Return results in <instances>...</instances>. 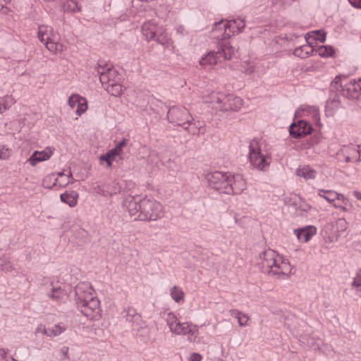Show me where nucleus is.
I'll return each instance as SVG.
<instances>
[{"instance_id":"nucleus-1","label":"nucleus","mask_w":361,"mask_h":361,"mask_svg":"<svg viewBox=\"0 0 361 361\" xmlns=\"http://www.w3.org/2000/svg\"><path fill=\"white\" fill-rule=\"evenodd\" d=\"M210 185L221 193H238L245 188V182L240 175L228 176L219 171L214 172L209 178Z\"/></svg>"},{"instance_id":"nucleus-2","label":"nucleus","mask_w":361,"mask_h":361,"mask_svg":"<svg viewBox=\"0 0 361 361\" xmlns=\"http://www.w3.org/2000/svg\"><path fill=\"white\" fill-rule=\"evenodd\" d=\"M262 267L264 272L274 275L288 274L291 270L289 262L273 250L264 252Z\"/></svg>"},{"instance_id":"nucleus-3","label":"nucleus","mask_w":361,"mask_h":361,"mask_svg":"<svg viewBox=\"0 0 361 361\" xmlns=\"http://www.w3.org/2000/svg\"><path fill=\"white\" fill-rule=\"evenodd\" d=\"M38 37L51 52L59 54L63 51V45L59 42V35L53 28L47 25L39 26Z\"/></svg>"},{"instance_id":"nucleus-4","label":"nucleus","mask_w":361,"mask_h":361,"mask_svg":"<svg viewBox=\"0 0 361 361\" xmlns=\"http://www.w3.org/2000/svg\"><path fill=\"white\" fill-rule=\"evenodd\" d=\"M211 103L214 109L222 111H236L243 106L241 98L223 93L212 94Z\"/></svg>"},{"instance_id":"nucleus-5","label":"nucleus","mask_w":361,"mask_h":361,"mask_svg":"<svg viewBox=\"0 0 361 361\" xmlns=\"http://www.w3.org/2000/svg\"><path fill=\"white\" fill-rule=\"evenodd\" d=\"M142 32L147 40H154L163 45L169 42V37L166 30L154 23L147 22L144 23Z\"/></svg>"},{"instance_id":"nucleus-6","label":"nucleus","mask_w":361,"mask_h":361,"mask_svg":"<svg viewBox=\"0 0 361 361\" xmlns=\"http://www.w3.org/2000/svg\"><path fill=\"white\" fill-rule=\"evenodd\" d=\"M142 210L138 219L142 221L156 220L161 212V204L155 200L143 199L141 200Z\"/></svg>"},{"instance_id":"nucleus-7","label":"nucleus","mask_w":361,"mask_h":361,"mask_svg":"<svg viewBox=\"0 0 361 361\" xmlns=\"http://www.w3.org/2000/svg\"><path fill=\"white\" fill-rule=\"evenodd\" d=\"M269 156L261 153L257 142L252 141L250 145V161L254 167L259 170H265L270 164Z\"/></svg>"},{"instance_id":"nucleus-8","label":"nucleus","mask_w":361,"mask_h":361,"mask_svg":"<svg viewBox=\"0 0 361 361\" xmlns=\"http://www.w3.org/2000/svg\"><path fill=\"white\" fill-rule=\"evenodd\" d=\"M167 323L171 331L178 335H189L188 339L192 341L196 338L194 331L190 328L188 322H180L173 313H169Z\"/></svg>"},{"instance_id":"nucleus-9","label":"nucleus","mask_w":361,"mask_h":361,"mask_svg":"<svg viewBox=\"0 0 361 361\" xmlns=\"http://www.w3.org/2000/svg\"><path fill=\"white\" fill-rule=\"evenodd\" d=\"M115 76L116 71L109 70L106 73H102L100 81L109 94L118 97L123 93V89L120 83L111 78Z\"/></svg>"},{"instance_id":"nucleus-10","label":"nucleus","mask_w":361,"mask_h":361,"mask_svg":"<svg viewBox=\"0 0 361 361\" xmlns=\"http://www.w3.org/2000/svg\"><path fill=\"white\" fill-rule=\"evenodd\" d=\"M78 305L87 318L97 319L100 317L99 301L96 297Z\"/></svg>"},{"instance_id":"nucleus-11","label":"nucleus","mask_w":361,"mask_h":361,"mask_svg":"<svg viewBox=\"0 0 361 361\" xmlns=\"http://www.w3.org/2000/svg\"><path fill=\"white\" fill-rule=\"evenodd\" d=\"M77 303L80 305L95 298L94 291L91 285L86 282L78 283L75 287Z\"/></svg>"},{"instance_id":"nucleus-12","label":"nucleus","mask_w":361,"mask_h":361,"mask_svg":"<svg viewBox=\"0 0 361 361\" xmlns=\"http://www.w3.org/2000/svg\"><path fill=\"white\" fill-rule=\"evenodd\" d=\"M128 140L123 139L114 148L110 149L106 154L100 156L101 161H106L107 167L110 168L118 156H121L123 153V148L127 145Z\"/></svg>"},{"instance_id":"nucleus-13","label":"nucleus","mask_w":361,"mask_h":361,"mask_svg":"<svg viewBox=\"0 0 361 361\" xmlns=\"http://www.w3.org/2000/svg\"><path fill=\"white\" fill-rule=\"evenodd\" d=\"M168 117L172 122L184 127L191 116L186 109L173 108L169 111Z\"/></svg>"},{"instance_id":"nucleus-14","label":"nucleus","mask_w":361,"mask_h":361,"mask_svg":"<svg viewBox=\"0 0 361 361\" xmlns=\"http://www.w3.org/2000/svg\"><path fill=\"white\" fill-rule=\"evenodd\" d=\"M312 126L305 121H300L297 124L290 126V134L294 137H302L312 133Z\"/></svg>"},{"instance_id":"nucleus-15","label":"nucleus","mask_w":361,"mask_h":361,"mask_svg":"<svg viewBox=\"0 0 361 361\" xmlns=\"http://www.w3.org/2000/svg\"><path fill=\"white\" fill-rule=\"evenodd\" d=\"M245 27V20L240 18L236 20H229L224 25L225 32L224 37H230L235 33H238L243 31Z\"/></svg>"},{"instance_id":"nucleus-16","label":"nucleus","mask_w":361,"mask_h":361,"mask_svg":"<svg viewBox=\"0 0 361 361\" xmlns=\"http://www.w3.org/2000/svg\"><path fill=\"white\" fill-rule=\"evenodd\" d=\"M68 104L71 109H75V112L80 116L87 109V102L86 99L78 94H73L68 99Z\"/></svg>"},{"instance_id":"nucleus-17","label":"nucleus","mask_w":361,"mask_h":361,"mask_svg":"<svg viewBox=\"0 0 361 361\" xmlns=\"http://www.w3.org/2000/svg\"><path fill=\"white\" fill-rule=\"evenodd\" d=\"M338 156L343 157L346 162L357 161L360 159L359 149L353 145L343 146L338 152Z\"/></svg>"},{"instance_id":"nucleus-18","label":"nucleus","mask_w":361,"mask_h":361,"mask_svg":"<svg viewBox=\"0 0 361 361\" xmlns=\"http://www.w3.org/2000/svg\"><path fill=\"white\" fill-rule=\"evenodd\" d=\"M53 154V149L47 147L42 151H35L28 161L32 166H35L38 162L48 160Z\"/></svg>"},{"instance_id":"nucleus-19","label":"nucleus","mask_w":361,"mask_h":361,"mask_svg":"<svg viewBox=\"0 0 361 361\" xmlns=\"http://www.w3.org/2000/svg\"><path fill=\"white\" fill-rule=\"evenodd\" d=\"M220 58L221 56L219 51L216 52L209 51L207 54L201 59L200 63V65L204 68H209L218 64L219 63H221V61Z\"/></svg>"},{"instance_id":"nucleus-20","label":"nucleus","mask_w":361,"mask_h":361,"mask_svg":"<svg viewBox=\"0 0 361 361\" xmlns=\"http://www.w3.org/2000/svg\"><path fill=\"white\" fill-rule=\"evenodd\" d=\"M317 228L313 226H307L306 227L295 229V233L298 239L303 242H307L313 235L316 234Z\"/></svg>"},{"instance_id":"nucleus-21","label":"nucleus","mask_w":361,"mask_h":361,"mask_svg":"<svg viewBox=\"0 0 361 361\" xmlns=\"http://www.w3.org/2000/svg\"><path fill=\"white\" fill-rule=\"evenodd\" d=\"M220 51V56H222L224 60H230L235 54V49L231 46V42L225 41L222 42Z\"/></svg>"},{"instance_id":"nucleus-22","label":"nucleus","mask_w":361,"mask_h":361,"mask_svg":"<svg viewBox=\"0 0 361 361\" xmlns=\"http://www.w3.org/2000/svg\"><path fill=\"white\" fill-rule=\"evenodd\" d=\"M319 195L324 197L326 200H327L330 203H333L336 200H342L343 202L345 201L348 202V199L345 198L343 195L338 194L336 192L333 191H324L321 190Z\"/></svg>"},{"instance_id":"nucleus-23","label":"nucleus","mask_w":361,"mask_h":361,"mask_svg":"<svg viewBox=\"0 0 361 361\" xmlns=\"http://www.w3.org/2000/svg\"><path fill=\"white\" fill-rule=\"evenodd\" d=\"M126 207L131 216H133L135 219H138L140 210H142L141 201L137 202L135 200H130L127 202Z\"/></svg>"},{"instance_id":"nucleus-24","label":"nucleus","mask_w":361,"mask_h":361,"mask_svg":"<svg viewBox=\"0 0 361 361\" xmlns=\"http://www.w3.org/2000/svg\"><path fill=\"white\" fill-rule=\"evenodd\" d=\"M183 128L192 135L202 134L204 132V128L201 126L200 121L190 123V119H188Z\"/></svg>"},{"instance_id":"nucleus-25","label":"nucleus","mask_w":361,"mask_h":361,"mask_svg":"<svg viewBox=\"0 0 361 361\" xmlns=\"http://www.w3.org/2000/svg\"><path fill=\"white\" fill-rule=\"evenodd\" d=\"M78 197V194L75 191L64 192L60 196L61 200L68 204L70 207H74L76 205Z\"/></svg>"},{"instance_id":"nucleus-26","label":"nucleus","mask_w":361,"mask_h":361,"mask_svg":"<svg viewBox=\"0 0 361 361\" xmlns=\"http://www.w3.org/2000/svg\"><path fill=\"white\" fill-rule=\"evenodd\" d=\"M311 43L312 42L307 41V44L296 48L293 51V54L300 58L307 57L310 53L313 51L312 46L310 45Z\"/></svg>"},{"instance_id":"nucleus-27","label":"nucleus","mask_w":361,"mask_h":361,"mask_svg":"<svg viewBox=\"0 0 361 361\" xmlns=\"http://www.w3.org/2000/svg\"><path fill=\"white\" fill-rule=\"evenodd\" d=\"M305 39L307 41H310L311 39L314 40L316 42H324L326 39V33L321 30H316L313 32H308Z\"/></svg>"},{"instance_id":"nucleus-28","label":"nucleus","mask_w":361,"mask_h":361,"mask_svg":"<svg viewBox=\"0 0 361 361\" xmlns=\"http://www.w3.org/2000/svg\"><path fill=\"white\" fill-rule=\"evenodd\" d=\"M296 173L300 177H303L305 179L312 178L315 176L316 172L311 169L309 166H303L298 169Z\"/></svg>"},{"instance_id":"nucleus-29","label":"nucleus","mask_w":361,"mask_h":361,"mask_svg":"<svg viewBox=\"0 0 361 361\" xmlns=\"http://www.w3.org/2000/svg\"><path fill=\"white\" fill-rule=\"evenodd\" d=\"M348 92H355L361 94V79L351 80L345 85Z\"/></svg>"},{"instance_id":"nucleus-30","label":"nucleus","mask_w":361,"mask_h":361,"mask_svg":"<svg viewBox=\"0 0 361 361\" xmlns=\"http://www.w3.org/2000/svg\"><path fill=\"white\" fill-rule=\"evenodd\" d=\"M231 314L235 316L238 319V324L240 326H245L247 324L249 317L247 314H243L237 310H231Z\"/></svg>"},{"instance_id":"nucleus-31","label":"nucleus","mask_w":361,"mask_h":361,"mask_svg":"<svg viewBox=\"0 0 361 361\" xmlns=\"http://www.w3.org/2000/svg\"><path fill=\"white\" fill-rule=\"evenodd\" d=\"M318 54L321 56L327 57L332 56L334 53V50L331 47L321 46L318 48Z\"/></svg>"},{"instance_id":"nucleus-32","label":"nucleus","mask_w":361,"mask_h":361,"mask_svg":"<svg viewBox=\"0 0 361 361\" xmlns=\"http://www.w3.org/2000/svg\"><path fill=\"white\" fill-rule=\"evenodd\" d=\"M65 8L70 11L75 12L80 10V6L76 0H67L65 4Z\"/></svg>"},{"instance_id":"nucleus-33","label":"nucleus","mask_w":361,"mask_h":361,"mask_svg":"<svg viewBox=\"0 0 361 361\" xmlns=\"http://www.w3.org/2000/svg\"><path fill=\"white\" fill-rule=\"evenodd\" d=\"M171 295L176 302H178L183 298V292L178 288L174 286L171 291Z\"/></svg>"},{"instance_id":"nucleus-34","label":"nucleus","mask_w":361,"mask_h":361,"mask_svg":"<svg viewBox=\"0 0 361 361\" xmlns=\"http://www.w3.org/2000/svg\"><path fill=\"white\" fill-rule=\"evenodd\" d=\"M338 232L342 233L345 231L348 228V223L345 219H338L335 224Z\"/></svg>"},{"instance_id":"nucleus-35","label":"nucleus","mask_w":361,"mask_h":361,"mask_svg":"<svg viewBox=\"0 0 361 361\" xmlns=\"http://www.w3.org/2000/svg\"><path fill=\"white\" fill-rule=\"evenodd\" d=\"M63 331V328L59 325H56L52 329H47L44 330V334L48 336H56Z\"/></svg>"},{"instance_id":"nucleus-36","label":"nucleus","mask_w":361,"mask_h":361,"mask_svg":"<svg viewBox=\"0 0 361 361\" xmlns=\"http://www.w3.org/2000/svg\"><path fill=\"white\" fill-rule=\"evenodd\" d=\"M66 295L65 292L61 288H54L51 297L54 299H59Z\"/></svg>"},{"instance_id":"nucleus-37","label":"nucleus","mask_w":361,"mask_h":361,"mask_svg":"<svg viewBox=\"0 0 361 361\" xmlns=\"http://www.w3.org/2000/svg\"><path fill=\"white\" fill-rule=\"evenodd\" d=\"M348 202L345 201V202H343L341 200H336L335 202H334L332 203V204L334 207L341 209L343 212L347 211L346 206L348 205Z\"/></svg>"},{"instance_id":"nucleus-38","label":"nucleus","mask_w":361,"mask_h":361,"mask_svg":"<svg viewBox=\"0 0 361 361\" xmlns=\"http://www.w3.org/2000/svg\"><path fill=\"white\" fill-rule=\"evenodd\" d=\"M10 157V150L6 147L0 148V159H7Z\"/></svg>"},{"instance_id":"nucleus-39","label":"nucleus","mask_w":361,"mask_h":361,"mask_svg":"<svg viewBox=\"0 0 361 361\" xmlns=\"http://www.w3.org/2000/svg\"><path fill=\"white\" fill-rule=\"evenodd\" d=\"M353 285L357 288H361V272L354 279Z\"/></svg>"},{"instance_id":"nucleus-40","label":"nucleus","mask_w":361,"mask_h":361,"mask_svg":"<svg viewBox=\"0 0 361 361\" xmlns=\"http://www.w3.org/2000/svg\"><path fill=\"white\" fill-rule=\"evenodd\" d=\"M202 355L199 353H192L188 357V361H201Z\"/></svg>"},{"instance_id":"nucleus-41","label":"nucleus","mask_w":361,"mask_h":361,"mask_svg":"<svg viewBox=\"0 0 361 361\" xmlns=\"http://www.w3.org/2000/svg\"><path fill=\"white\" fill-rule=\"evenodd\" d=\"M52 179H54L55 181H57V179H56V178H55L54 177H52V176H49L46 177V178L44 179V180H43V185H44V187H46V188H51V185L49 183L48 180H52Z\"/></svg>"},{"instance_id":"nucleus-42","label":"nucleus","mask_w":361,"mask_h":361,"mask_svg":"<svg viewBox=\"0 0 361 361\" xmlns=\"http://www.w3.org/2000/svg\"><path fill=\"white\" fill-rule=\"evenodd\" d=\"M348 1L353 7L361 9V0H348Z\"/></svg>"},{"instance_id":"nucleus-43","label":"nucleus","mask_w":361,"mask_h":361,"mask_svg":"<svg viewBox=\"0 0 361 361\" xmlns=\"http://www.w3.org/2000/svg\"><path fill=\"white\" fill-rule=\"evenodd\" d=\"M62 351V353L64 356L65 358H67L68 357V348L67 347H63L61 350Z\"/></svg>"},{"instance_id":"nucleus-44","label":"nucleus","mask_w":361,"mask_h":361,"mask_svg":"<svg viewBox=\"0 0 361 361\" xmlns=\"http://www.w3.org/2000/svg\"><path fill=\"white\" fill-rule=\"evenodd\" d=\"M353 193L357 200H361V192L358 191H355Z\"/></svg>"},{"instance_id":"nucleus-45","label":"nucleus","mask_w":361,"mask_h":361,"mask_svg":"<svg viewBox=\"0 0 361 361\" xmlns=\"http://www.w3.org/2000/svg\"><path fill=\"white\" fill-rule=\"evenodd\" d=\"M6 109L7 106L6 104H4L3 106L0 105V114H3L4 112L6 111Z\"/></svg>"},{"instance_id":"nucleus-46","label":"nucleus","mask_w":361,"mask_h":361,"mask_svg":"<svg viewBox=\"0 0 361 361\" xmlns=\"http://www.w3.org/2000/svg\"><path fill=\"white\" fill-rule=\"evenodd\" d=\"M0 355L1 357H5L6 355V353L4 350H0Z\"/></svg>"},{"instance_id":"nucleus-47","label":"nucleus","mask_w":361,"mask_h":361,"mask_svg":"<svg viewBox=\"0 0 361 361\" xmlns=\"http://www.w3.org/2000/svg\"><path fill=\"white\" fill-rule=\"evenodd\" d=\"M136 1L147 2V1H149V0H133V4H135Z\"/></svg>"},{"instance_id":"nucleus-48","label":"nucleus","mask_w":361,"mask_h":361,"mask_svg":"<svg viewBox=\"0 0 361 361\" xmlns=\"http://www.w3.org/2000/svg\"><path fill=\"white\" fill-rule=\"evenodd\" d=\"M359 152H360V159H361V146H359Z\"/></svg>"},{"instance_id":"nucleus-49","label":"nucleus","mask_w":361,"mask_h":361,"mask_svg":"<svg viewBox=\"0 0 361 361\" xmlns=\"http://www.w3.org/2000/svg\"><path fill=\"white\" fill-rule=\"evenodd\" d=\"M72 177H73V175H72L71 172H70L68 174V178H72Z\"/></svg>"},{"instance_id":"nucleus-50","label":"nucleus","mask_w":361,"mask_h":361,"mask_svg":"<svg viewBox=\"0 0 361 361\" xmlns=\"http://www.w3.org/2000/svg\"><path fill=\"white\" fill-rule=\"evenodd\" d=\"M58 174H59V176H63L64 175V174H63V173H59Z\"/></svg>"},{"instance_id":"nucleus-51","label":"nucleus","mask_w":361,"mask_h":361,"mask_svg":"<svg viewBox=\"0 0 361 361\" xmlns=\"http://www.w3.org/2000/svg\"><path fill=\"white\" fill-rule=\"evenodd\" d=\"M68 183H69L68 181V182H65V183H63V185H66L67 184H68Z\"/></svg>"},{"instance_id":"nucleus-52","label":"nucleus","mask_w":361,"mask_h":361,"mask_svg":"<svg viewBox=\"0 0 361 361\" xmlns=\"http://www.w3.org/2000/svg\"><path fill=\"white\" fill-rule=\"evenodd\" d=\"M220 23H221L220 22L219 23H216L215 25L217 26L218 25H220Z\"/></svg>"}]
</instances>
